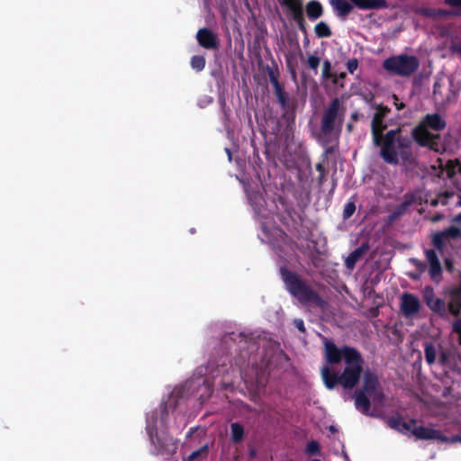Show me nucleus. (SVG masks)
<instances>
[{
  "label": "nucleus",
  "instance_id": "nucleus-37",
  "mask_svg": "<svg viewBox=\"0 0 461 461\" xmlns=\"http://www.w3.org/2000/svg\"><path fill=\"white\" fill-rule=\"evenodd\" d=\"M417 13L424 17L437 18V9L435 8L422 7Z\"/></svg>",
  "mask_w": 461,
  "mask_h": 461
},
{
  "label": "nucleus",
  "instance_id": "nucleus-36",
  "mask_svg": "<svg viewBox=\"0 0 461 461\" xmlns=\"http://www.w3.org/2000/svg\"><path fill=\"white\" fill-rule=\"evenodd\" d=\"M416 423H417V420H415V419H411L410 421H408V422L402 420L400 432L401 433H407L409 431L411 432V430L415 427Z\"/></svg>",
  "mask_w": 461,
  "mask_h": 461
},
{
  "label": "nucleus",
  "instance_id": "nucleus-29",
  "mask_svg": "<svg viewBox=\"0 0 461 461\" xmlns=\"http://www.w3.org/2000/svg\"><path fill=\"white\" fill-rule=\"evenodd\" d=\"M208 446L204 445L199 449L193 451L184 461H196L202 455H207Z\"/></svg>",
  "mask_w": 461,
  "mask_h": 461
},
{
  "label": "nucleus",
  "instance_id": "nucleus-24",
  "mask_svg": "<svg viewBox=\"0 0 461 461\" xmlns=\"http://www.w3.org/2000/svg\"><path fill=\"white\" fill-rule=\"evenodd\" d=\"M291 19L297 24L298 30L304 35L308 34L306 22L304 18V10L300 11L297 14L291 16Z\"/></svg>",
  "mask_w": 461,
  "mask_h": 461
},
{
  "label": "nucleus",
  "instance_id": "nucleus-3",
  "mask_svg": "<svg viewBox=\"0 0 461 461\" xmlns=\"http://www.w3.org/2000/svg\"><path fill=\"white\" fill-rule=\"evenodd\" d=\"M362 387L355 391V406L364 415H371V401L374 403L383 404L385 394L381 387L380 381L375 373L366 370L363 373Z\"/></svg>",
  "mask_w": 461,
  "mask_h": 461
},
{
  "label": "nucleus",
  "instance_id": "nucleus-21",
  "mask_svg": "<svg viewBox=\"0 0 461 461\" xmlns=\"http://www.w3.org/2000/svg\"><path fill=\"white\" fill-rule=\"evenodd\" d=\"M244 427L239 422L230 423V439L233 444H240L244 440Z\"/></svg>",
  "mask_w": 461,
  "mask_h": 461
},
{
  "label": "nucleus",
  "instance_id": "nucleus-54",
  "mask_svg": "<svg viewBox=\"0 0 461 461\" xmlns=\"http://www.w3.org/2000/svg\"><path fill=\"white\" fill-rule=\"evenodd\" d=\"M395 105H396V109H397L398 111H400V110L403 109V108H404V106H405L403 103L395 104Z\"/></svg>",
  "mask_w": 461,
  "mask_h": 461
},
{
  "label": "nucleus",
  "instance_id": "nucleus-13",
  "mask_svg": "<svg viewBox=\"0 0 461 461\" xmlns=\"http://www.w3.org/2000/svg\"><path fill=\"white\" fill-rule=\"evenodd\" d=\"M411 434L417 438L423 440L436 439L441 442L449 441V438L443 435L440 430L424 426H415L411 430Z\"/></svg>",
  "mask_w": 461,
  "mask_h": 461
},
{
  "label": "nucleus",
  "instance_id": "nucleus-38",
  "mask_svg": "<svg viewBox=\"0 0 461 461\" xmlns=\"http://www.w3.org/2000/svg\"><path fill=\"white\" fill-rule=\"evenodd\" d=\"M346 67H347L348 71L350 74H353L358 68L357 59L354 58V59H348V62L346 63Z\"/></svg>",
  "mask_w": 461,
  "mask_h": 461
},
{
  "label": "nucleus",
  "instance_id": "nucleus-15",
  "mask_svg": "<svg viewBox=\"0 0 461 461\" xmlns=\"http://www.w3.org/2000/svg\"><path fill=\"white\" fill-rule=\"evenodd\" d=\"M379 147H381L380 156L384 162L390 165H397L399 163L401 158L397 148V141H392L387 149V154L384 153V142L381 143Z\"/></svg>",
  "mask_w": 461,
  "mask_h": 461
},
{
  "label": "nucleus",
  "instance_id": "nucleus-61",
  "mask_svg": "<svg viewBox=\"0 0 461 461\" xmlns=\"http://www.w3.org/2000/svg\"><path fill=\"white\" fill-rule=\"evenodd\" d=\"M312 461H321V460H320V459H313V460H312Z\"/></svg>",
  "mask_w": 461,
  "mask_h": 461
},
{
  "label": "nucleus",
  "instance_id": "nucleus-28",
  "mask_svg": "<svg viewBox=\"0 0 461 461\" xmlns=\"http://www.w3.org/2000/svg\"><path fill=\"white\" fill-rule=\"evenodd\" d=\"M429 272L432 280H437L438 277H440L442 275V267L440 261L438 260L429 265Z\"/></svg>",
  "mask_w": 461,
  "mask_h": 461
},
{
  "label": "nucleus",
  "instance_id": "nucleus-18",
  "mask_svg": "<svg viewBox=\"0 0 461 461\" xmlns=\"http://www.w3.org/2000/svg\"><path fill=\"white\" fill-rule=\"evenodd\" d=\"M330 4L340 17H347L353 10V5L347 0H331Z\"/></svg>",
  "mask_w": 461,
  "mask_h": 461
},
{
  "label": "nucleus",
  "instance_id": "nucleus-23",
  "mask_svg": "<svg viewBox=\"0 0 461 461\" xmlns=\"http://www.w3.org/2000/svg\"><path fill=\"white\" fill-rule=\"evenodd\" d=\"M314 32L318 38H329L332 35V32L327 23L321 21L314 26Z\"/></svg>",
  "mask_w": 461,
  "mask_h": 461
},
{
  "label": "nucleus",
  "instance_id": "nucleus-4",
  "mask_svg": "<svg viewBox=\"0 0 461 461\" xmlns=\"http://www.w3.org/2000/svg\"><path fill=\"white\" fill-rule=\"evenodd\" d=\"M446 126L447 122L440 114L437 113H428L421 119L420 123L412 129L411 136L413 140L420 146L435 149L439 135L431 133L429 130L441 131Z\"/></svg>",
  "mask_w": 461,
  "mask_h": 461
},
{
  "label": "nucleus",
  "instance_id": "nucleus-11",
  "mask_svg": "<svg viewBox=\"0 0 461 461\" xmlns=\"http://www.w3.org/2000/svg\"><path fill=\"white\" fill-rule=\"evenodd\" d=\"M375 108L376 112L375 113L371 122L373 143H377L380 138V132L384 131L387 128V125L384 122V120L391 111L390 108L383 104H378Z\"/></svg>",
  "mask_w": 461,
  "mask_h": 461
},
{
  "label": "nucleus",
  "instance_id": "nucleus-48",
  "mask_svg": "<svg viewBox=\"0 0 461 461\" xmlns=\"http://www.w3.org/2000/svg\"><path fill=\"white\" fill-rule=\"evenodd\" d=\"M452 222L461 226V212L452 218Z\"/></svg>",
  "mask_w": 461,
  "mask_h": 461
},
{
  "label": "nucleus",
  "instance_id": "nucleus-14",
  "mask_svg": "<svg viewBox=\"0 0 461 461\" xmlns=\"http://www.w3.org/2000/svg\"><path fill=\"white\" fill-rule=\"evenodd\" d=\"M420 303L412 294H403L401 301V311L405 317H411L419 312Z\"/></svg>",
  "mask_w": 461,
  "mask_h": 461
},
{
  "label": "nucleus",
  "instance_id": "nucleus-5",
  "mask_svg": "<svg viewBox=\"0 0 461 461\" xmlns=\"http://www.w3.org/2000/svg\"><path fill=\"white\" fill-rule=\"evenodd\" d=\"M340 109L341 103L338 97H335L322 113L321 133L323 136V144H328L333 135L338 139L340 134L343 121Z\"/></svg>",
  "mask_w": 461,
  "mask_h": 461
},
{
  "label": "nucleus",
  "instance_id": "nucleus-60",
  "mask_svg": "<svg viewBox=\"0 0 461 461\" xmlns=\"http://www.w3.org/2000/svg\"><path fill=\"white\" fill-rule=\"evenodd\" d=\"M417 266L419 268L424 267V264L421 262H419Z\"/></svg>",
  "mask_w": 461,
  "mask_h": 461
},
{
  "label": "nucleus",
  "instance_id": "nucleus-56",
  "mask_svg": "<svg viewBox=\"0 0 461 461\" xmlns=\"http://www.w3.org/2000/svg\"><path fill=\"white\" fill-rule=\"evenodd\" d=\"M309 43H310V41H309V39L307 37V34H306V35H304L303 44H304V46H308Z\"/></svg>",
  "mask_w": 461,
  "mask_h": 461
},
{
  "label": "nucleus",
  "instance_id": "nucleus-1",
  "mask_svg": "<svg viewBox=\"0 0 461 461\" xmlns=\"http://www.w3.org/2000/svg\"><path fill=\"white\" fill-rule=\"evenodd\" d=\"M323 354L327 364L321 368V375L325 387L328 390L338 385L348 390L355 388L363 373L361 353L347 345L339 348L333 341L324 339Z\"/></svg>",
  "mask_w": 461,
  "mask_h": 461
},
{
  "label": "nucleus",
  "instance_id": "nucleus-8",
  "mask_svg": "<svg viewBox=\"0 0 461 461\" xmlns=\"http://www.w3.org/2000/svg\"><path fill=\"white\" fill-rule=\"evenodd\" d=\"M392 141H397V148L399 149L400 158L404 163H411L414 159L413 152L411 150L412 140L407 135L401 134V128L388 131L384 134L380 132V138L375 146H380L384 142V153L387 154V149Z\"/></svg>",
  "mask_w": 461,
  "mask_h": 461
},
{
  "label": "nucleus",
  "instance_id": "nucleus-9",
  "mask_svg": "<svg viewBox=\"0 0 461 461\" xmlns=\"http://www.w3.org/2000/svg\"><path fill=\"white\" fill-rule=\"evenodd\" d=\"M423 299L427 306L442 318H447L449 313L448 303L441 298L436 297L432 287L427 286L423 292Z\"/></svg>",
  "mask_w": 461,
  "mask_h": 461
},
{
  "label": "nucleus",
  "instance_id": "nucleus-47",
  "mask_svg": "<svg viewBox=\"0 0 461 461\" xmlns=\"http://www.w3.org/2000/svg\"><path fill=\"white\" fill-rule=\"evenodd\" d=\"M443 218H444V215L442 213H436L435 215H433L431 217V221L438 222V221H441Z\"/></svg>",
  "mask_w": 461,
  "mask_h": 461
},
{
  "label": "nucleus",
  "instance_id": "nucleus-17",
  "mask_svg": "<svg viewBox=\"0 0 461 461\" xmlns=\"http://www.w3.org/2000/svg\"><path fill=\"white\" fill-rule=\"evenodd\" d=\"M305 12L310 21H316L323 15L324 10L319 1L311 0L306 4Z\"/></svg>",
  "mask_w": 461,
  "mask_h": 461
},
{
  "label": "nucleus",
  "instance_id": "nucleus-7",
  "mask_svg": "<svg viewBox=\"0 0 461 461\" xmlns=\"http://www.w3.org/2000/svg\"><path fill=\"white\" fill-rule=\"evenodd\" d=\"M383 68L392 75L408 77L419 69L420 61L414 55L400 54L384 59Z\"/></svg>",
  "mask_w": 461,
  "mask_h": 461
},
{
  "label": "nucleus",
  "instance_id": "nucleus-34",
  "mask_svg": "<svg viewBox=\"0 0 461 461\" xmlns=\"http://www.w3.org/2000/svg\"><path fill=\"white\" fill-rule=\"evenodd\" d=\"M402 421V420L401 417L393 416V417L388 418L387 424L391 429H395L400 432Z\"/></svg>",
  "mask_w": 461,
  "mask_h": 461
},
{
  "label": "nucleus",
  "instance_id": "nucleus-55",
  "mask_svg": "<svg viewBox=\"0 0 461 461\" xmlns=\"http://www.w3.org/2000/svg\"><path fill=\"white\" fill-rule=\"evenodd\" d=\"M439 203V199H433L430 203L431 206H437Z\"/></svg>",
  "mask_w": 461,
  "mask_h": 461
},
{
  "label": "nucleus",
  "instance_id": "nucleus-35",
  "mask_svg": "<svg viewBox=\"0 0 461 461\" xmlns=\"http://www.w3.org/2000/svg\"><path fill=\"white\" fill-rule=\"evenodd\" d=\"M356 211V204L354 202H348L343 210V219L347 220L350 218Z\"/></svg>",
  "mask_w": 461,
  "mask_h": 461
},
{
  "label": "nucleus",
  "instance_id": "nucleus-26",
  "mask_svg": "<svg viewBox=\"0 0 461 461\" xmlns=\"http://www.w3.org/2000/svg\"><path fill=\"white\" fill-rule=\"evenodd\" d=\"M267 76L269 77V81H270L271 85L273 86V88H276V87H278V86H282L279 83V80H278L279 72H278L277 68L275 69V68H270L269 66H267Z\"/></svg>",
  "mask_w": 461,
  "mask_h": 461
},
{
  "label": "nucleus",
  "instance_id": "nucleus-12",
  "mask_svg": "<svg viewBox=\"0 0 461 461\" xmlns=\"http://www.w3.org/2000/svg\"><path fill=\"white\" fill-rule=\"evenodd\" d=\"M198 44L206 50H218L220 47L219 38L215 32L209 28H201L196 32Z\"/></svg>",
  "mask_w": 461,
  "mask_h": 461
},
{
  "label": "nucleus",
  "instance_id": "nucleus-46",
  "mask_svg": "<svg viewBox=\"0 0 461 461\" xmlns=\"http://www.w3.org/2000/svg\"><path fill=\"white\" fill-rule=\"evenodd\" d=\"M346 76L347 75H346L345 72H341L338 76L333 75V77H332L333 78V82L336 84V83H338L339 79H344L346 77Z\"/></svg>",
  "mask_w": 461,
  "mask_h": 461
},
{
  "label": "nucleus",
  "instance_id": "nucleus-16",
  "mask_svg": "<svg viewBox=\"0 0 461 461\" xmlns=\"http://www.w3.org/2000/svg\"><path fill=\"white\" fill-rule=\"evenodd\" d=\"M360 10H380L388 7L386 0H349Z\"/></svg>",
  "mask_w": 461,
  "mask_h": 461
},
{
  "label": "nucleus",
  "instance_id": "nucleus-45",
  "mask_svg": "<svg viewBox=\"0 0 461 461\" xmlns=\"http://www.w3.org/2000/svg\"><path fill=\"white\" fill-rule=\"evenodd\" d=\"M438 361L441 365H445L448 361V355L447 352H441Z\"/></svg>",
  "mask_w": 461,
  "mask_h": 461
},
{
  "label": "nucleus",
  "instance_id": "nucleus-52",
  "mask_svg": "<svg viewBox=\"0 0 461 461\" xmlns=\"http://www.w3.org/2000/svg\"><path fill=\"white\" fill-rule=\"evenodd\" d=\"M350 118H351L352 121L357 122L359 119V113L357 112H354L351 114Z\"/></svg>",
  "mask_w": 461,
  "mask_h": 461
},
{
  "label": "nucleus",
  "instance_id": "nucleus-19",
  "mask_svg": "<svg viewBox=\"0 0 461 461\" xmlns=\"http://www.w3.org/2000/svg\"><path fill=\"white\" fill-rule=\"evenodd\" d=\"M369 246L367 243H363L361 246L354 249L346 259V266L348 268L354 267L358 259L367 251Z\"/></svg>",
  "mask_w": 461,
  "mask_h": 461
},
{
  "label": "nucleus",
  "instance_id": "nucleus-59",
  "mask_svg": "<svg viewBox=\"0 0 461 461\" xmlns=\"http://www.w3.org/2000/svg\"><path fill=\"white\" fill-rule=\"evenodd\" d=\"M332 152H333V148L330 147V148L326 149V153H332Z\"/></svg>",
  "mask_w": 461,
  "mask_h": 461
},
{
  "label": "nucleus",
  "instance_id": "nucleus-43",
  "mask_svg": "<svg viewBox=\"0 0 461 461\" xmlns=\"http://www.w3.org/2000/svg\"><path fill=\"white\" fill-rule=\"evenodd\" d=\"M294 324L301 332L304 333L306 331L304 322L302 319H294Z\"/></svg>",
  "mask_w": 461,
  "mask_h": 461
},
{
  "label": "nucleus",
  "instance_id": "nucleus-44",
  "mask_svg": "<svg viewBox=\"0 0 461 461\" xmlns=\"http://www.w3.org/2000/svg\"><path fill=\"white\" fill-rule=\"evenodd\" d=\"M449 196H450V194H448V193H444V194H440L438 197L439 203H441L442 205H447L448 203Z\"/></svg>",
  "mask_w": 461,
  "mask_h": 461
},
{
  "label": "nucleus",
  "instance_id": "nucleus-57",
  "mask_svg": "<svg viewBox=\"0 0 461 461\" xmlns=\"http://www.w3.org/2000/svg\"><path fill=\"white\" fill-rule=\"evenodd\" d=\"M456 52L461 56V44L456 46Z\"/></svg>",
  "mask_w": 461,
  "mask_h": 461
},
{
  "label": "nucleus",
  "instance_id": "nucleus-42",
  "mask_svg": "<svg viewBox=\"0 0 461 461\" xmlns=\"http://www.w3.org/2000/svg\"><path fill=\"white\" fill-rule=\"evenodd\" d=\"M453 330L458 334L461 344V317L453 322Z\"/></svg>",
  "mask_w": 461,
  "mask_h": 461
},
{
  "label": "nucleus",
  "instance_id": "nucleus-58",
  "mask_svg": "<svg viewBox=\"0 0 461 461\" xmlns=\"http://www.w3.org/2000/svg\"><path fill=\"white\" fill-rule=\"evenodd\" d=\"M167 461H178L177 457L175 456H169V458L167 459Z\"/></svg>",
  "mask_w": 461,
  "mask_h": 461
},
{
  "label": "nucleus",
  "instance_id": "nucleus-2",
  "mask_svg": "<svg viewBox=\"0 0 461 461\" xmlns=\"http://www.w3.org/2000/svg\"><path fill=\"white\" fill-rule=\"evenodd\" d=\"M280 276L286 291L303 305L324 309L327 303L297 273L285 267H280Z\"/></svg>",
  "mask_w": 461,
  "mask_h": 461
},
{
  "label": "nucleus",
  "instance_id": "nucleus-39",
  "mask_svg": "<svg viewBox=\"0 0 461 461\" xmlns=\"http://www.w3.org/2000/svg\"><path fill=\"white\" fill-rule=\"evenodd\" d=\"M425 254H426V258H427L428 262L429 263V265L439 260L438 258V255L434 249H428V250H426Z\"/></svg>",
  "mask_w": 461,
  "mask_h": 461
},
{
  "label": "nucleus",
  "instance_id": "nucleus-10",
  "mask_svg": "<svg viewBox=\"0 0 461 461\" xmlns=\"http://www.w3.org/2000/svg\"><path fill=\"white\" fill-rule=\"evenodd\" d=\"M458 239H461V227L451 225L443 230L433 233L431 235V244L438 250L442 251L447 240Z\"/></svg>",
  "mask_w": 461,
  "mask_h": 461
},
{
  "label": "nucleus",
  "instance_id": "nucleus-27",
  "mask_svg": "<svg viewBox=\"0 0 461 461\" xmlns=\"http://www.w3.org/2000/svg\"><path fill=\"white\" fill-rule=\"evenodd\" d=\"M191 67L196 71H202L205 67V59L203 56L194 55L191 58Z\"/></svg>",
  "mask_w": 461,
  "mask_h": 461
},
{
  "label": "nucleus",
  "instance_id": "nucleus-41",
  "mask_svg": "<svg viewBox=\"0 0 461 461\" xmlns=\"http://www.w3.org/2000/svg\"><path fill=\"white\" fill-rule=\"evenodd\" d=\"M286 9H287L289 15L292 16L294 14H297V13L303 10V4L295 5L287 7Z\"/></svg>",
  "mask_w": 461,
  "mask_h": 461
},
{
  "label": "nucleus",
  "instance_id": "nucleus-31",
  "mask_svg": "<svg viewBox=\"0 0 461 461\" xmlns=\"http://www.w3.org/2000/svg\"><path fill=\"white\" fill-rule=\"evenodd\" d=\"M305 452L308 455H318L321 452V446L318 441L312 440L307 443Z\"/></svg>",
  "mask_w": 461,
  "mask_h": 461
},
{
  "label": "nucleus",
  "instance_id": "nucleus-33",
  "mask_svg": "<svg viewBox=\"0 0 461 461\" xmlns=\"http://www.w3.org/2000/svg\"><path fill=\"white\" fill-rule=\"evenodd\" d=\"M321 76L323 79H330L333 77V74L331 72V63L328 59L324 60L322 64Z\"/></svg>",
  "mask_w": 461,
  "mask_h": 461
},
{
  "label": "nucleus",
  "instance_id": "nucleus-20",
  "mask_svg": "<svg viewBox=\"0 0 461 461\" xmlns=\"http://www.w3.org/2000/svg\"><path fill=\"white\" fill-rule=\"evenodd\" d=\"M444 4L456 8L455 11L437 9V17L461 15V0H444Z\"/></svg>",
  "mask_w": 461,
  "mask_h": 461
},
{
  "label": "nucleus",
  "instance_id": "nucleus-40",
  "mask_svg": "<svg viewBox=\"0 0 461 461\" xmlns=\"http://www.w3.org/2000/svg\"><path fill=\"white\" fill-rule=\"evenodd\" d=\"M279 4L287 8L295 5L303 4V0H279Z\"/></svg>",
  "mask_w": 461,
  "mask_h": 461
},
{
  "label": "nucleus",
  "instance_id": "nucleus-30",
  "mask_svg": "<svg viewBox=\"0 0 461 461\" xmlns=\"http://www.w3.org/2000/svg\"><path fill=\"white\" fill-rule=\"evenodd\" d=\"M295 108H296V103L294 101H293L292 106H290V108L282 109L284 112L283 118L285 119L287 122H294V119H295Z\"/></svg>",
  "mask_w": 461,
  "mask_h": 461
},
{
  "label": "nucleus",
  "instance_id": "nucleus-50",
  "mask_svg": "<svg viewBox=\"0 0 461 461\" xmlns=\"http://www.w3.org/2000/svg\"><path fill=\"white\" fill-rule=\"evenodd\" d=\"M315 167H316V170L320 172V174L326 173V169L322 163L316 164Z\"/></svg>",
  "mask_w": 461,
  "mask_h": 461
},
{
  "label": "nucleus",
  "instance_id": "nucleus-51",
  "mask_svg": "<svg viewBox=\"0 0 461 461\" xmlns=\"http://www.w3.org/2000/svg\"><path fill=\"white\" fill-rule=\"evenodd\" d=\"M448 442H451V443L459 442V443H461V435H456V436H454L452 438H449V441Z\"/></svg>",
  "mask_w": 461,
  "mask_h": 461
},
{
  "label": "nucleus",
  "instance_id": "nucleus-32",
  "mask_svg": "<svg viewBox=\"0 0 461 461\" xmlns=\"http://www.w3.org/2000/svg\"><path fill=\"white\" fill-rule=\"evenodd\" d=\"M321 63V59L315 55H310L307 59L308 67L314 71L315 74L318 72V68Z\"/></svg>",
  "mask_w": 461,
  "mask_h": 461
},
{
  "label": "nucleus",
  "instance_id": "nucleus-6",
  "mask_svg": "<svg viewBox=\"0 0 461 461\" xmlns=\"http://www.w3.org/2000/svg\"><path fill=\"white\" fill-rule=\"evenodd\" d=\"M146 430L156 456H172L178 449V439L174 438L166 429H158L155 422H147Z\"/></svg>",
  "mask_w": 461,
  "mask_h": 461
},
{
  "label": "nucleus",
  "instance_id": "nucleus-53",
  "mask_svg": "<svg viewBox=\"0 0 461 461\" xmlns=\"http://www.w3.org/2000/svg\"><path fill=\"white\" fill-rule=\"evenodd\" d=\"M348 132H352L354 131V125L351 122H348L346 126Z\"/></svg>",
  "mask_w": 461,
  "mask_h": 461
},
{
  "label": "nucleus",
  "instance_id": "nucleus-22",
  "mask_svg": "<svg viewBox=\"0 0 461 461\" xmlns=\"http://www.w3.org/2000/svg\"><path fill=\"white\" fill-rule=\"evenodd\" d=\"M277 102L282 109H288L292 106L288 94L285 91L283 86L274 88Z\"/></svg>",
  "mask_w": 461,
  "mask_h": 461
},
{
  "label": "nucleus",
  "instance_id": "nucleus-25",
  "mask_svg": "<svg viewBox=\"0 0 461 461\" xmlns=\"http://www.w3.org/2000/svg\"><path fill=\"white\" fill-rule=\"evenodd\" d=\"M425 359L429 365H432L437 357V351L433 344L431 343H426L425 344Z\"/></svg>",
  "mask_w": 461,
  "mask_h": 461
},
{
  "label": "nucleus",
  "instance_id": "nucleus-49",
  "mask_svg": "<svg viewBox=\"0 0 461 461\" xmlns=\"http://www.w3.org/2000/svg\"><path fill=\"white\" fill-rule=\"evenodd\" d=\"M325 177H326V173L320 174V176L317 178V182H318L319 185H322L324 184Z\"/></svg>",
  "mask_w": 461,
  "mask_h": 461
}]
</instances>
